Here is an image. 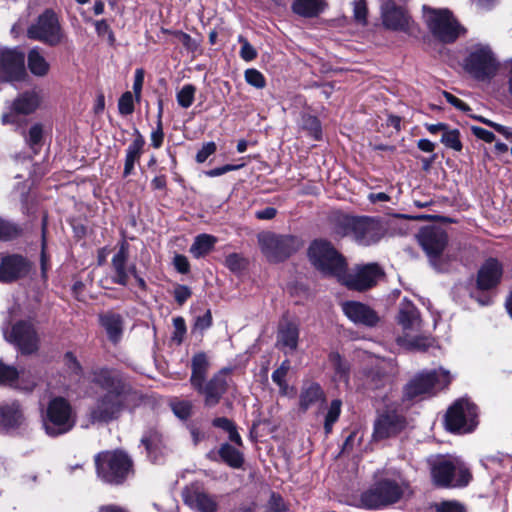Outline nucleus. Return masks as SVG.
<instances>
[{
    "label": "nucleus",
    "instance_id": "1",
    "mask_svg": "<svg viewBox=\"0 0 512 512\" xmlns=\"http://www.w3.org/2000/svg\"><path fill=\"white\" fill-rule=\"evenodd\" d=\"M90 381L102 390L89 409V420L93 424L118 420L124 411L135 409L143 400L142 393L117 370L97 368L91 372Z\"/></svg>",
    "mask_w": 512,
    "mask_h": 512
},
{
    "label": "nucleus",
    "instance_id": "2",
    "mask_svg": "<svg viewBox=\"0 0 512 512\" xmlns=\"http://www.w3.org/2000/svg\"><path fill=\"white\" fill-rule=\"evenodd\" d=\"M308 258L321 274L337 280L342 271L348 268L345 257L330 242L323 239H316L310 244Z\"/></svg>",
    "mask_w": 512,
    "mask_h": 512
},
{
    "label": "nucleus",
    "instance_id": "3",
    "mask_svg": "<svg viewBox=\"0 0 512 512\" xmlns=\"http://www.w3.org/2000/svg\"><path fill=\"white\" fill-rule=\"evenodd\" d=\"M406 482L401 479H381L362 493L361 503L368 509H380L397 503L406 489Z\"/></svg>",
    "mask_w": 512,
    "mask_h": 512
},
{
    "label": "nucleus",
    "instance_id": "4",
    "mask_svg": "<svg viewBox=\"0 0 512 512\" xmlns=\"http://www.w3.org/2000/svg\"><path fill=\"white\" fill-rule=\"evenodd\" d=\"M451 380L450 372L442 368L420 372L405 385L403 397L412 401L434 395L437 391L445 388Z\"/></svg>",
    "mask_w": 512,
    "mask_h": 512
},
{
    "label": "nucleus",
    "instance_id": "5",
    "mask_svg": "<svg viewBox=\"0 0 512 512\" xmlns=\"http://www.w3.org/2000/svg\"><path fill=\"white\" fill-rule=\"evenodd\" d=\"M431 475L434 483L441 487L466 486L471 478L469 470L460 460L443 456L431 461Z\"/></svg>",
    "mask_w": 512,
    "mask_h": 512
},
{
    "label": "nucleus",
    "instance_id": "6",
    "mask_svg": "<svg viewBox=\"0 0 512 512\" xmlns=\"http://www.w3.org/2000/svg\"><path fill=\"white\" fill-rule=\"evenodd\" d=\"M258 244L262 254L272 263H279L298 251L302 242L295 236L277 235L272 232L258 234Z\"/></svg>",
    "mask_w": 512,
    "mask_h": 512
},
{
    "label": "nucleus",
    "instance_id": "7",
    "mask_svg": "<svg viewBox=\"0 0 512 512\" xmlns=\"http://www.w3.org/2000/svg\"><path fill=\"white\" fill-rule=\"evenodd\" d=\"M416 237L434 269L439 272L446 271L448 266L442 253L447 246L448 237L442 226H422Z\"/></svg>",
    "mask_w": 512,
    "mask_h": 512
},
{
    "label": "nucleus",
    "instance_id": "8",
    "mask_svg": "<svg viewBox=\"0 0 512 512\" xmlns=\"http://www.w3.org/2000/svg\"><path fill=\"white\" fill-rule=\"evenodd\" d=\"M423 17L431 33L442 42H454L464 32L447 9H433L424 5Z\"/></svg>",
    "mask_w": 512,
    "mask_h": 512
},
{
    "label": "nucleus",
    "instance_id": "9",
    "mask_svg": "<svg viewBox=\"0 0 512 512\" xmlns=\"http://www.w3.org/2000/svg\"><path fill=\"white\" fill-rule=\"evenodd\" d=\"M463 67L474 79L485 81L495 75L498 62L488 45L477 44L470 48Z\"/></svg>",
    "mask_w": 512,
    "mask_h": 512
},
{
    "label": "nucleus",
    "instance_id": "10",
    "mask_svg": "<svg viewBox=\"0 0 512 512\" xmlns=\"http://www.w3.org/2000/svg\"><path fill=\"white\" fill-rule=\"evenodd\" d=\"M75 425V417L70 404L62 397L52 399L43 417V427L49 436H59L69 432Z\"/></svg>",
    "mask_w": 512,
    "mask_h": 512
},
{
    "label": "nucleus",
    "instance_id": "11",
    "mask_svg": "<svg viewBox=\"0 0 512 512\" xmlns=\"http://www.w3.org/2000/svg\"><path fill=\"white\" fill-rule=\"evenodd\" d=\"M131 465L129 457L120 451L104 452L96 457L98 476L112 484L122 483L129 473Z\"/></svg>",
    "mask_w": 512,
    "mask_h": 512
},
{
    "label": "nucleus",
    "instance_id": "12",
    "mask_svg": "<svg viewBox=\"0 0 512 512\" xmlns=\"http://www.w3.org/2000/svg\"><path fill=\"white\" fill-rule=\"evenodd\" d=\"M27 37L49 46L59 45L64 38V33L56 13L47 9L40 14L36 21L28 27Z\"/></svg>",
    "mask_w": 512,
    "mask_h": 512
},
{
    "label": "nucleus",
    "instance_id": "13",
    "mask_svg": "<svg viewBox=\"0 0 512 512\" xmlns=\"http://www.w3.org/2000/svg\"><path fill=\"white\" fill-rule=\"evenodd\" d=\"M448 430L458 433L471 432L477 425V408L468 399L461 398L454 402L445 416Z\"/></svg>",
    "mask_w": 512,
    "mask_h": 512
},
{
    "label": "nucleus",
    "instance_id": "14",
    "mask_svg": "<svg viewBox=\"0 0 512 512\" xmlns=\"http://www.w3.org/2000/svg\"><path fill=\"white\" fill-rule=\"evenodd\" d=\"M383 271L376 263L355 266L352 271L343 270L338 281L350 290L366 291L376 285Z\"/></svg>",
    "mask_w": 512,
    "mask_h": 512
},
{
    "label": "nucleus",
    "instance_id": "15",
    "mask_svg": "<svg viewBox=\"0 0 512 512\" xmlns=\"http://www.w3.org/2000/svg\"><path fill=\"white\" fill-rule=\"evenodd\" d=\"M2 332L7 342L15 345L23 354H31L38 349V336L32 324L18 321L10 327L4 323Z\"/></svg>",
    "mask_w": 512,
    "mask_h": 512
},
{
    "label": "nucleus",
    "instance_id": "16",
    "mask_svg": "<svg viewBox=\"0 0 512 512\" xmlns=\"http://www.w3.org/2000/svg\"><path fill=\"white\" fill-rule=\"evenodd\" d=\"M42 97L39 90L32 89L19 94L10 106V111L1 117L3 125H20V116L33 113L41 103Z\"/></svg>",
    "mask_w": 512,
    "mask_h": 512
},
{
    "label": "nucleus",
    "instance_id": "17",
    "mask_svg": "<svg viewBox=\"0 0 512 512\" xmlns=\"http://www.w3.org/2000/svg\"><path fill=\"white\" fill-rule=\"evenodd\" d=\"M25 55L18 48L0 47V84L21 80L25 75Z\"/></svg>",
    "mask_w": 512,
    "mask_h": 512
},
{
    "label": "nucleus",
    "instance_id": "18",
    "mask_svg": "<svg viewBox=\"0 0 512 512\" xmlns=\"http://www.w3.org/2000/svg\"><path fill=\"white\" fill-rule=\"evenodd\" d=\"M33 263L25 256L0 253V282L12 283L29 275Z\"/></svg>",
    "mask_w": 512,
    "mask_h": 512
},
{
    "label": "nucleus",
    "instance_id": "19",
    "mask_svg": "<svg viewBox=\"0 0 512 512\" xmlns=\"http://www.w3.org/2000/svg\"><path fill=\"white\" fill-rule=\"evenodd\" d=\"M405 426L404 417L395 409L387 408L379 413L374 422L373 439L384 440L397 435Z\"/></svg>",
    "mask_w": 512,
    "mask_h": 512
},
{
    "label": "nucleus",
    "instance_id": "20",
    "mask_svg": "<svg viewBox=\"0 0 512 512\" xmlns=\"http://www.w3.org/2000/svg\"><path fill=\"white\" fill-rule=\"evenodd\" d=\"M231 372L232 368H223L214 374L206 384H201L200 389H195L199 394L204 396L206 406L213 407L219 403L220 399L227 391Z\"/></svg>",
    "mask_w": 512,
    "mask_h": 512
},
{
    "label": "nucleus",
    "instance_id": "21",
    "mask_svg": "<svg viewBox=\"0 0 512 512\" xmlns=\"http://www.w3.org/2000/svg\"><path fill=\"white\" fill-rule=\"evenodd\" d=\"M341 233L349 236L361 246H370L378 243L387 235L384 226H339Z\"/></svg>",
    "mask_w": 512,
    "mask_h": 512
},
{
    "label": "nucleus",
    "instance_id": "22",
    "mask_svg": "<svg viewBox=\"0 0 512 512\" xmlns=\"http://www.w3.org/2000/svg\"><path fill=\"white\" fill-rule=\"evenodd\" d=\"M129 245L126 240L120 243L118 251L112 257V280L114 283L126 286L129 281V276L135 274L136 266L128 264L129 258Z\"/></svg>",
    "mask_w": 512,
    "mask_h": 512
},
{
    "label": "nucleus",
    "instance_id": "23",
    "mask_svg": "<svg viewBox=\"0 0 512 512\" xmlns=\"http://www.w3.org/2000/svg\"><path fill=\"white\" fill-rule=\"evenodd\" d=\"M503 266L495 258L487 259L477 273L476 284L481 291H489L498 286L502 279Z\"/></svg>",
    "mask_w": 512,
    "mask_h": 512
},
{
    "label": "nucleus",
    "instance_id": "24",
    "mask_svg": "<svg viewBox=\"0 0 512 512\" xmlns=\"http://www.w3.org/2000/svg\"><path fill=\"white\" fill-rule=\"evenodd\" d=\"M299 323L284 318L280 321L277 332V346L285 354H292L297 350L299 341Z\"/></svg>",
    "mask_w": 512,
    "mask_h": 512
},
{
    "label": "nucleus",
    "instance_id": "25",
    "mask_svg": "<svg viewBox=\"0 0 512 512\" xmlns=\"http://www.w3.org/2000/svg\"><path fill=\"white\" fill-rule=\"evenodd\" d=\"M182 497L184 503L197 512H217L218 510L216 497L198 488H185Z\"/></svg>",
    "mask_w": 512,
    "mask_h": 512
},
{
    "label": "nucleus",
    "instance_id": "26",
    "mask_svg": "<svg viewBox=\"0 0 512 512\" xmlns=\"http://www.w3.org/2000/svg\"><path fill=\"white\" fill-rule=\"evenodd\" d=\"M342 310L344 314L354 323L365 326H375L379 321V317L376 312L369 306L357 302L347 301L342 304Z\"/></svg>",
    "mask_w": 512,
    "mask_h": 512
},
{
    "label": "nucleus",
    "instance_id": "27",
    "mask_svg": "<svg viewBox=\"0 0 512 512\" xmlns=\"http://www.w3.org/2000/svg\"><path fill=\"white\" fill-rule=\"evenodd\" d=\"M383 25L391 30L407 31L410 26V17L405 7L381 6Z\"/></svg>",
    "mask_w": 512,
    "mask_h": 512
},
{
    "label": "nucleus",
    "instance_id": "28",
    "mask_svg": "<svg viewBox=\"0 0 512 512\" xmlns=\"http://www.w3.org/2000/svg\"><path fill=\"white\" fill-rule=\"evenodd\" d=\"M397 320L407 334L420 330L422 326L418 309L407 299H404L399 305Z\"/></svg>",
    "mask_w": 512,
    "mask_h": 512
},
{
    "label": "nucleus",
    "instance_id": "29",
    "mask_svg": "<svg viewBox=\"0 0 512 512\" xmlns=\"http://www.w3.org/2000/svg\"><path fill=\"white\" fill-rule=\"evenodd\" d=\"M24 422V415L18 402L0 405V429L17 428Z\"/></svg>",
    "mask_w": 512,
    "mask_h": 512
},
{
    "label": "nucleus",
    "instance_id": "30",
    "mask_svg": "<svg viewBox=\"0 0 512 512\" xmlns=\"http://www.w3.org/2000/svg\"><path fill=\"white\" fill-rule=\"evenodd\" d=\"M99 322L111 342L120 341L123 335V318L120 314L108 311L99 316Z\"/></svg>",
    "mask_w": 512,
    "mask_h": 512
},
{
    "label": "nucleus",
    "instance_id": "31",
    "mask_svg": "<svg viewBox=\"0 0 512 512\" xmlns=\"http://www.w3.org/2000/svg\"><path fill=\"white\" fill-rule=\"evenodd\" d=\"M325 394L318 383H305L299 395V406L301 410L307 411L319 402H324Z\"/></svg>",
    "mask_w": 512,
    "mask_h": 512
},
{
    "label": "nucleus",
    "instance_id": "32",
    "mask_svg": "<svg viewBox=\"0 0 512 512\" xmlns=\"http://www.w3.org/2000/svg\"><path fill=\"white\" fill-rule=\"evenodd\" d=\"M136 138L129 144L126 149L123 176L128 177L134 171L135 163L138 162L143 153L145 140L138 130H135Z\"/></svg>",
    "mask_w": 512,
    "mask_h": 512
},
{
    "label": "nucleus",
    "instance_id": "33",
    "mask_svg": "<svg viewBox=\"0 0 512 512\" xmlns=\"http://www.w3.org/2000/svg\"><path fill=\"white\" fill-rule=\"evenodd\" d=\"M209 365L208 357L203 352H199L192 357L190 383L194 389H200L201 384L205 382Z\"/></svg>",
    "mask_w": 512,
    "mask_h": 512
},
{
    "label": "nucleus",
    "instance_id": "34",
    "mask_svg": "<svg viewBox=\"0 0 512 512\" xmlns=\"http://www.w3.org/2000/svg\"><path fill=\"white\" fill-rule=\"evenodd\" d=\"M27 65L30 72L37 77L46 76L50 70V64L38 47H34L28 52Z\"/></svg>",
    "mask_w": 512,
    "mask_h": 512
},
{
    "label": "nucleus",
    "instance_id": "35",
    "mask_svg": "<svg viewBox=\"0 0 512 512\" xmlns=\"http://www.w3.org/2000/svg\"><path fill=\"white\" fill-rule=\"evenodd\" d=\"M325 6V0H294L292 10L297 15L311 18L323 12Z\"/></svg>",
    "mask_w": 512,
    "mask_h": 512
},
{
    "label": "nucleus",
    "instance_id": "36",
    "mask_svg": "<svg viewBox=\"0 0 512 512\" xmlns=\"http://www.w3.org/2000/svg\"><path fill=\"white\" fill-rule=\"evenodd\" d=\"M217 239L208 234L198 235L190 247V253L195 258H201L207 255L214 247Z\"/></svg>",
    "mask_w": 512,
    "mask_h": 512
},
{
    "label": "nucleus",
    "instance_id": "37",
    "mask_svg": "<svg viewBox=\"0 0 512 512\" xmlns=\"http://www.w3.org/2000/svg\"><path fill=\"white\" fill-rule=\"evenodd\" d=\"M219 455L232 468H240L244 462L242 453L228 443L221 445Z\"/></svg>",
    "mask_w": 512,
    "mask_h": 512
},
{
    "label": "nucleus",
    "instance_id": "38",
    "mask_svg": "<svg viewBox=\"0 0 512 512\" xmlns=\"http://www.w3.org/2000/svg\"><path fill=\"white\" fill-rule=\"evenodd\" d=\"M300 126L313 140L322 139V127L319 119L310 114H302Z\"/></svg>",
    "mask_w": 512,
    "mask_h": 512
},
{
    "label": "nucleus",
    "instance_id": "39",
    "mask_svg": "<svg viewBox=\"0 0 512 512\" xmlns=\"http://www.w3.org/2000/svg\"><path fill=\"white\" fill-rule=\"evenodd\" d=\"M24 139L29 148L33 151L34 154L39 152V149L42 145L43 139V126L40 123L33 124L28 132L24 134Z\"/></svg>",
    "mask_w": 512,
    "mask_h": 512
},
{
    "label": "nucleus",
    "instance_id": "40",
    "mask_svg": "<svg viewBox=\"0 0 512 512\" xmlns=\"http://www.w3.org/2000/svg\"><path fill=\"white\" fill-rule=\"evenodd\" d=\"M397 343L399 346L404 347L406 349L413 350H426L428 347L432 345V339L428 337H409L408 335L405 337H398Z\"/></svg>",
    "mask_w": 512,
    "mask_h": 512
},
{
    "label": "nucleus",
    "instance_id": "41",
    "mask_svg": "<svg viewBox=\"0 0 512 512\" xmlns=\"http://www.w3.org/2000/svg\"><path fill=\"white\" fill-rule=\"evenodd\" d=\"M440 141L446 148L457 152L461 151L463 148L460 139V131L458 129H451L449 125H447L446 129L443 131Z\"/></svg>",
    "mask_w": 512,
    "mask_h": 512
},
{
    "label": "nucleus",
    "instance_id": "42",
    "mask_svg": "<svg viewBox=\"0 0 512 512\" xmlns=\"http://www.w3.org/2000/svg\"><path fill=\"white\" fill-rule=\"evenodd\" d=\"M329 363L335 371L336 376L345 382L348 379L349 365L342 359L339 353L332 352L329 355Z\"/></svg>",
    "mask_w": 512,
    "mask_h": 512
},
{
    "label": "nucleus",
    "instance_id": "43",
    "mask_svg": "<svg viewBox=\"0 0 512 512\" xmlns=\"http://www.w3.org/2000/svg\"><path fill=\"white\" fill-rule=\"evenodd\" d=\"M342 402L335 399L330 403L327 414L325 416L324 430L326 434H330L334 423L338 420L341 413Z\"/></svg>",
    "mask_w": 512,
    "mask_h": 512
},
{
    "label": "nucleus",
    "instance_id": "44",
    "mask_svg": "<svg viewBox=\"0 0 512 512\" xmlns=\"http://www.w3.org/2000/svg\"><path fill=\"white\" fill-rule=\"evenodd\" d=\"M196 88L192 84H185L176 95L177 103L182 108H189L195 98Z\"/></svg>",
    "mask_w": 512,
    "mask_h": 512
},
{
    "label": "nucleus",
    "instance_id": "45",
    "mask_svg": "<svg viewBox=\"0 0 512 512\" xmlns=\"http://www.w3.org/2000/svg\"><path fill=\"white\" fill-rule=\"evenodd\" d=\"M170 407L175 416L181 420H187L192 413L193 404L189 400H173Z\"/></svg>",
    "mask_w": 512,
    "mask_h": 512
},
{
    "label": "nucleus",
    "instance_id": "46",
    "mask_svg": "<svg viewBox=\"0 0 512 512\" xmlns=\"http://www.w3.org/2000/svg\"><path fill=\"white\" fill-rule=\"evenodd\" d=\"M17 376L18 370L15 367L6 365L0 361V385L14 388Z\"/></svg>",
    "mask_w": 512,
    "mask_h": 512
},
{
    "label": "nucleus",
    "instance_id": "47",
    "mask_svg": "<svg viewBox=\"0 0 512 512\" xmlns=\"http://www.w3.org/2000/svg\"><path fill=\"white\" fill-rule=\"evenodd\" d=\"M36 384L37 377L35 375L27 371H18L17 381H15L14 388L23 391H31Z\"/></svg>",
    "mask_w": 512,
    "mask_h": 512
},
{
    "label": "nucleus",
    "instance_id": "48",
    "mask_svg": "<svg viewBox=\"0 0 512 512\" xmlns=\"http://www.w3.org/2000/svg\"><path fill=\"white\" fill-rule=\"evenodd\" d=\"M245 80L246 82L257 88V89H262L266 86V80H265V77L264 75L258 71L257 69H254V68H249L245 71Z\"/></svg>",
    "mask_w": 512,
    "mask_h": 512
},
{
    "label": "nucleus",
    "instance_id": "49",
    "mask_svg": "<svg viewBox=\"0 0 512 512\" xmlns=\"http://www.w3.org/2000/svg\"><path fill=\"white\" fill-rule=\"evenodd\" d=\"M118 110L121 115H130L134 112V99L131 92H124L118 101Z\"/></svg>",
    "mask_w": 512,
    "mask_h": 512
},
{
    "label": "nucleus",
    "instance_id": "50",
    "mask_svg": "<svg viewBox=\"0 0 512 512\" xmlns=\"http://www.w3.org/2000/svg\"><path fill=\"white\" fill-rule=\"evenodd\" d=\"M225 265L232 272H239L245 268L246 260L238 253H231L226 257Z\"/></svg>",
    "mask_w": 512,
    "mask_h": 512
},
{
    "label": "nucleus",
    "instance_id": "51",
    "mask_svg": "<svg viewBox=\"0 0 512 512\" xmlns=\"http://www.w3.org/2000/svg\"><path fill=\"white\" fill-rule=\"evenodd\" d=\"M367 4L365 0H354L353 15L357 23L365 25L367 23Z\"/></svg>",
    "mask_w": 512,
    "mask_h": 512
},
{
    "label": "nucleus",
    "instance_id": "52",
    "mask_svg": "<svg viewBox=\"0 0 512 512\" xmlns=\"http://www.w3.org/2000/svg\"><path fill=\"white\" fill-rule=\"evenodd\" d=\"M238 42L242 44L239 54L244 61L250 62L257 57L256 49L248 42L246 38L240 35L238 37Z\"/></svg>",
    "mask_w": 512,
    "mask_h": 512
},
{
    "label": "nucleus",
    "instance_id": "53",
    "mask_svg": "<svg viewBox=\"0 0 512 512\" xmlns=\"http://www.w3.org/2000/svg\"><path fill=\"white\" fill-rule=\"evenodd\" d=\"M244 166H245V163H241V164H226V165L221 166V167H216V168L207 170V171L204 172V174L207 177H218V176H221V175H223L225 173H228V172H231V171H235V170H239V169H241Z\"/></svg>",
    "mask_w": 512,
    "mask_h": 512
},
{
    "label": "nucleus",
    "instance_id": "54",
    "mask_svg": "<svg viewBox=\"0 0 512 512\" xmlns=\"http://www.w3.org/2000/svg\"><path fill=\"white\" fill-rule=\"evenodd\" d=\"M216 144L213 141L205 143L196 154V161L204 163L212 154L216 152Z\"/></svg>",
    "mask_w": 512,
    "mask_h": 512
},
{
    "label": "nucleus",
    "instance_id": "55",
    "mask_svg": "<svg viewBox=\"0 0 512 512\" xmlns=\"http://www.w3.org/2000/svg\"><path fill=\"white\" fill-rule=\"evenodd\" d=\"M435 508L437 512H465L464 506L456 501H443Z\"/></svg>",
    "mask_w": 512,
    "mask_h": 512
},
{
    "label": "nucleus",
    "instance_id": "56",
    "mask_svg": "<svg viewBox=\"0 0 512 512\" xmlns=\"http://www.w3.org/2000/svg\"><path fill=\"white\" fill-rule=\"evenodd\" d=\"M212 325V315L210 310L195 318L194 329L204 331Z\"/></svg>",
    "mask_w": 512,
    "mask_h": 512
},
{
    "label": "nucleus",
    "instance_id": "57",
    "mask_svg": "<svg viewBox=\"0 0 512 512\" xmlns=\"http://www.w3.org/2000/svg\"><path fill=\"white\" fill-rule=\"evenodd\" d=\"M164 132L162 121H157L156 128L151 133V145L154 148H160L163 144Z\"/></svg>",
    "mask_w": 512,
    "mask_h": 512
},
{
    "label": "nucleus",
    "instance_id": "58",
    "mask_svg": "<svg viewBox=\"0 0 512 512\" xmlns=\"http://www.w3.org/2000/svg\"><path fill=\"white\" fill-rule=\"evenodd\" d=\"M18 226H0V241H10L20 235Z\"/></svg>",
    "mask_w": 512,
    "mask_h": 512
},
{
    "label": "nucleus",
    "instance_id": "59",
    "mask_svg": "<svg viewBox=\"0 0 512 512\" xmlns=\"http://www.w3.org/2000/svg\"><path fill=\"white\" fill-rule=\"evenodd\" d=\"M187 429L189 430L192 442L195 446L206 438L205 432H203L195 422L187 424Z\"/></svg>",
    "mask_w": 512,
    "mask_h": 512
},
{
    "label": "nucleus",
    "instance_id": "60",
    "mask_svg": "<svg viewBox=\"0 0 512 512\" xmlns=\"http://www.w3.org/2000/svg\"><path fill=\"white\" fill-rule=\"evenodd\" d=\"M144 83V70L139 68L136 69L133 82V91L137 101L140 100L141 91Z\"/></svg>",
    "mask_w": 512,
    "mask_h": 512
},
{
    "label": "nucleus",
    "instance_id": "61",
    "mask_svg": "<svg viewBox=\"0 0 512 512\" xmlns=\"http://www.w3.org/2000/svg\"><path fill=\"white\" fill-rule=\"evenodd\" d=\"M443 96L445 97L447 102L450 103L452 106H454L456 109L463 111V112L470 110V107L468 106V104H466L465 102H463L462 100H460L459 98L454 96L453 94H451L447 91H443Z\"/></svg>",
    "mask_w": 512,
    "mask_h": 512
},
{
    "label": "nucleus",
    "instance_id": "62",
    "mask_svg": "<svg viewBox=\"0 0 512 512\" xmlns=\"http://www.w3.org/2000/svg\"><path fill=\"white\" fill-rule=\"evenodd\" d=\"M191 296V290L185 285H178L174 289V297L178 304L182 305Z\"/></svg>",
    "mask_w": 512,
    "mask_h": 512
},
{
    "label": "nucleus",
    "instance_id": "63",
    "mask_svg": "<svg viewBox=\"0 0 512 512\" xmlns=\"http://www.w3.org/2000/svg\"><path fill=\"white\" fill-rule=\"evenodd\" d=\"M64 360L71 374L78 375L80 373L81 366L71 352L65 354Z\"/></svg>",
    "mask_w": 512,
    "mask_h": 512
},
{
    "label": "nucleus",
    "instance_id": "64",
    "mask_svg": "<svg viewBox=\"0 0 512 512\" xmlns=\"http://www.w3.org/2000/svg\"><path fill=\"white\" fill-rule=\"evenodd\" d=\"M471 130L478 139H481L487 143H491L495 140V135L491 131H488L484 128L473 126Z\"/></svg>",
    "mask_w": 512,
    "mask_h": 512
}]
</instances>
